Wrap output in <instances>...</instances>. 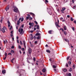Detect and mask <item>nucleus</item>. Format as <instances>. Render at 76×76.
Masks as SVG:
<instances>
[{"mask_svg":"<svg viewBox=\"0 0 76 76\" xmlns=\"http://www.w3.org/2000/svg\"><path fill=\"white\" fill-rule=\"evenodd\" d=\"M17 73H20H20H25V71L23 70H20L18 69L17 71Z\"/></svg>","mask_w":76,"mask_h":76,"instance_id":"f257e3e1","label":"nucleus"},{"mask_svg":"<svg viewBox=\"0 0 76 76\" xmlns=\"http://www.w3.org/2000/svg\"><path fill=\"white\" fill-rule=\"evenodd\" d=\"M14 11L15 12H16V13H18V12L19 10H18V9L16 7H14Z\"/></svg>","mask_w":76,"mask_h":76,"instance_id":"f03ea898","label":"nucleus"},{"mask_svg":"<svg viewBox=\"0 0 76 76\" xmlns=\"http://www.w3.org/2000/svg\"><path fill=\"white\" fill-rule=\"evenodd\" d=\"M28 51V54H31L32 53V49H31V48H29Z\"/></svg>","mask_w":76,"mask_h":76,"instance_id":"7ed1b4c3","label":"nucleus"},{"mask_svg":"<svg viewBox=\"0 0 76 76\" xmlns=\"http://www.w3.org/2000/svg\"><path fill=\"white\" fill-rule=\"evenodd\" d=\"M20 34H23L24 33V31H23V29L22 28L20 29Z\"/></svg>","mask_w":76,"mask_h":76,"instance_id":"20e7f679","label":"nucleus"},{"mask_svg":"<svg viewBox=\"0 0 76 76\" xmlns=\"http://www.w3.org/2000/svg\"><path fill=\"white\" fill-rule=\"evenodd\" d=\"M53 64H54L53 65V67L54 69H56V66H57V64H56V63L55 62H54Z\"/></svg>","mask_w":76,"mask_h":76,"instance_id":"39448f33","label":"nucleus"},{"mask_svg":"<svg viewBox=\"0 0 76 76\" xmlns=\"http://www.w3.org/2000/svg\"><path fill=\"white\" fill-rule=\"evenodd\" d=\"M21 27H20V28L18 30V31L19 32H20V28H23L24 27V24H23L21 26Z\"/></svg>","mask_w":76,"mask_h":76,"instance_id":"423d86ee","label":"nucleus"},{"mask_svg":"<svg viewBox=\"0 0 76 76\" xmlns=\"http://www.w3.org/2000/svg\"><path fill=\"white\" fill-rule=\"evenodd\" d=\"M27 15L28 17L27 16L26 17V20H28L29 18L31 17V15H29V14H27Z\"/></svg>","mask_w":76,"mask_h":76,"instance_id":"0eeeda50","label":"nucleus"},{"mask_svg":"<svg viewBox=\"0 0 76 76\" xmlns=\"http://www.w3.org/2000/svg\"><path fill=\"white\" fill-rule=\"evenodd\" d=\"M34 23H31V22H29V25L30 26H34Z\"/></svg>","mask_w":76,"mask_h":76,"instance_id":"6e6552de","label":"nucleus"},{"mask_svg":"<svg viewBox=\"0 0 76 76\" xmlns=\"http://www.w3.org/2000/svg\"><path fill=\"white\" fill-rule=\"evenodd\" d=\"M10 8V7L9 5H8L7 7L6 8L5 10L6 11H7L9 8Z\"/></svg>","mask_w":76,"mask_h":76,"instance_id":"1a4fd4ad","label":"nucleus"},{"mask_svg":"<svg viewBox=\"0 0 76 76\" xmlns=\"http://www.w3.org/2000/svg\"><path fill=\"white\" fill-rule=\"evenodd\" d=\"M42 72L43 73H45V72H46V69L45 68H43L42 69Z\"/></svg>","mask_w":76,"mask_h":76,"instance_id":"9d476101","label":"nucleus"},{"mask_svg":"<svg viewBox=\"0 0 76 76\" xmlns=\"http://www.w3.org/2000/svg\"><path fill=\"white\" fill-rule=\"evenodd\" d=\"M37 27L36 28V29H37V30H39V29L40 28L39 27V25H37Z\"/></svg>","mask_w":76,"mask_h":76,"instance_id":"9b49d317","label":"nucleus"},{"mask_svg":"<svg viewBox=\"0 0 76 76\" xmlns=\"http://www.w3.org/2000/svg\"><path fill=\"white\" fill-rule=\"evenodd\" d=\"M52 31H53L52 30L49 31H48V33L50 34H53V33H52Z\"/></svg>","mask_w":76,"mask_h":76,"instance_id":"f8f14e48","label":"nucleus"},{"mask_svg":"<svg viewBox=\"0 0 76 76\" xmlns=\"http://www.w3.org/2000/svg\"><path fill=\"white\" fill-rule=\"evenodd\" d=\"M6 70H4L2 71V72L3 74H5L6 73Z\"/></svg>","mask_w":76,"mask_h":76,"instance_id":"ddd939ff","label":"nucleus"},{"mask_svg":"<svg viewBox=\"0 0 76 76\" xmlns=\"http://www.w3.org/2000/svg\"><path fill=\"white\" fill-rule=\"evenodd\" d=\"M40 35H41V34L38 33H37L35 34L36 36H39Z\"/></svg>","mask_w":76,"mask_h":76,"instance_id":"4468645a","label":"nucleus"},{"mask_svg":"<svg viewBox=\"0 0 76 76\" xmlns=\"http://www.w3.org/2000/svg\"><path fill=\"white\" fill-rule=\"evenodd\" d=\"M30 15H32V16H33V17H34V16H35V14H34L33 13L30 12Z\"/></svg>","mask_w":76,"mask_h":76,"instance_id":"2eb2a0df","label":"nucleus"},{"mask_svg":"<svg viewBox=\"0 0 76 76\" xmlns=\"http://www.w3.org/2000/svg\"><path fill=\"white\" fill-rule=\"evenodd\" d=\"M64 40H65V41H66V42H68V44L69 43V40L67 39H64Z\"/></svg>","mask_w":76,"mask_h":76,"instance_id":"dca6fc26","label":"nucleus"},{"mask_svg":"<svg viewBox=\"0 0 76 76\" xmlns=\"http://www.w3.org/2000/svg\"><path fill=\"white\" fill-rule=\"evenodd\" d=\"M64 29L65 31L67 29V27L66 26H64Z\"/></svg>","mask_w":76,"mask_h":76,"instance_id":"f3484780","label":"nucleus"},{"mask_svg":"<svg viewBox=\"0 0 76 76\" xmlns=\"http://www.w3.org/2000/svg\"><path fill=\"white\" fill-rule=\"evenodd\" d=\"M23 42L24 44V47L25 48L26 47V45H25V41L24 40L23 41Z\"/></svg>","mask_w":76,"mask_h":76,"instance_id":"a211bd4d","label":"nucleus"},{"mask_svg":"<svg viewBox=\"0 0 76 76\" xmlns=\"http://www.w3.org/2000/svg\"><path fill=\"white\" fill-rule=\"evenodd\" d=\"M55 25L57 26H58V27H60V26H59V25L58 24V23H57V22H56Z\"/></svg>","mask_w":76,"mask_h":76,"instance_id":"6ab92c4d","label":"nucleus"},{"mask_svg":"<svg viewBox=\"0 0 76 76\" xmlns=\"http://www.w3.org/2000/svg\"><path fill=\"white\" fill-rule=\"evenodd\" d=\"M20 21L19 20H18L17 21V25H20Z\"/></svg>","mask_w":76,"mask_h":76,"instance_id":"aec40b11","label":"nucleus"},{"mask_svg":"<svg viewBox=\"0 0 76 76\" xmlns=\"http://www.w3.org/2000/svg\"><path fill=\"white\" fill-rule=\"evenodd\" d=\"M1 31L3 33H4V32H5V30H4V29L3 28H2Z\"/></svg>","mask_w":76,"mask_h":76,"instance_id":"412c9836","label":"nucleus"},{"mask_svg":"<svg viewBox=\"0 0 76 76\" xmlns=\"http://www.w3.org/2000/svg\"><path fill=\"white\" fill-rule=\"evenodd\" d=\"M46 51L47 52V53H50V52H51V51L50 50H46Z\"/></svg>","mask_w":76,"mask_h":76,"instance_id":"4be33fe9","label":"nucleus"},{"mask_svg":"<svg viewBox=\"0 0 76 76\" xmlns=\"http://www.w3.org/2000/svg\"><path fill=\"white\" fill-rule=\"evenodd\" d=\"M23 74H24V73H20V76H25L23 75Z\"/></svg>","mask_w":76,"mask_h":76,"instance_id":"5701e85b","label":"nucleus"},{"mask_svg":"<svg viewBox=\"0 0 76 76\" xmlns=\"http://www.w3.org/2000/svg\"><path fill=\"white\" fill-rule=\"evenodd\" d=\"M10 53H13V54H14V53H15V51H14V50H12L10 51Z\"/></svg>","mask_w":76,"mask_h":76,"instance_id":"b1692460","label":"nucleus"},{"mask_svg":"<svg viewBox=\"0 0 76 76\" xmlns=\"http://www.w3.org/2000/svg\"><path fill=\"white\" fill-rule=\"evenodd\" d=\"M14 60H15V58H12L11 60V61L12 63H13V61H14Z\"/></svg>","mask_w":76,"mask_h":76,"instance_id":"393cba45","label":"nucleus"},{"mask_svg":"<svg viewBox=\"0 0 76 76\" xmlns=\"http://www.w3.org/2000/svg\"><path fill=\"white\" fill-rule=\"evenodd\" d=\"M72 68L73 69H75V64H74L73 65Z\"/></svg>","mask_w":76,"mask_h":76,"instance_id":"a878e982","label":"nucleus"},{"mask_svg":"<svg viewBox=\"0 0 76 76\" xmlns=\"http://www.w3.org/2000/svg\"><path fill=\"white\" fill-rule=\"evenodd\" d=\"M63 71L64 72H67V69H64Z\"/></svg>","mask_w":76,"mask_h":76,"instance_id":"bb28decb","label":"nucleus"},{"mask_svg":"<svg viewBox=\"0 0 76 76\" xmlns=\"http://www.w3.org/2000/svg\"><path fill=\"white\" fill-rule=\"evenodd\" d=\"M23 20H24V18H22L21 20V22H23Z\"/></svg>","mask_w":76,"mask_h":76,"instance_id":"cd10ccee","label":"nucleus"},{"mask_svg":"<svg viewBox=\"0 0 76 76\" xmlns=\"http://www.w3.org/2000/svg\"><path fill=\"white\" fill-rule=\"evenodd\" d=\"M62 10H64H64H66V8L65 7H63L62 8Z\"/></svg>","mask_w":76,"mask_h":76,"instance_id":"c85d7f7f","label":"nucleus"},{"mask_svg":"<svg viewBox=\"0 0 76 76\" xmlns=\"http://www.w3.org/2000/svg\"><path fill=\"white\" fill-rule=\"evenodd\" d=\"M60 30H61L62 31V32H64V29L63 28H60Z\"/></svg>","mask_w":76,"mask_h":76,"instance_id":"c756f323","label":"nucleus"},{"mask_svg":"<svg viewBox=\"0 0 76 76\" xmlns=\"http://www.w3.org/2000/svg\"><path fill=\"white\" fill-rule=\"evenodd\" d=\"M64 35H66L67 34V32L66 31H64Z\"/></svg>","mask_w":76,"mask_h":76,"instance_id":"7c9ffc66","label":"nucleus"},{"mask_svg":"<svg viewBox=\"0 0 76 76\" xmlns=\"http://www.w3.org/2000/svg\"><path fill=\"white\" fill-rule=\"evenodd\" d=\"M30 46L31 47H34V45L32 44L31 43Z\"/></svg>","mask_w":76,"mask_h":76,"instance_id":"2f4dec72","label":"nucleus"},{"mask_svg":"<svg viewBox=\"0 0 76 76\" xmlns=\"http://www.w3.org/2000/svg\"><path fill=\"white\" fill-rule=\"evenodd\" d=\"M71 21H73V18L71 17V19H70Z\"/></svg>","mask_w":76,"mask_h":76,"instance_id":"473e14b6","label":"nucleus"},{"mask_svg":"<svg viewBox=\"0 0 76 76\" xmlns=\"http://www.w3.org/2000/svg\"><path fill=\"white\" fill-rule=\"evenodd\" d=\"M69 72H72V68H70V69L69 70Z\"/></svg>","mask_w":76,"mask_h":76,"instance_id":"72a5a7b5","label":"nucleus"},{"mask_svg":"<svg viewBox=\"0 0 76 76\" xmlns=\"http://www.w3.org/2000/svg\"><path fill=\"white\" fill-rule=\"evenodd\" d=\"M7 23H8V24H11L10 23V21H7Z\"/></svg>","mask_w":76,"mask_h":76,"instance_id":"f704fd0d","label":"nucleus"},{"mask_svg":"<svg viewBox=\"0 0 76 76\" xmlns=\"http://www.w3.org/2000/svg\"><path fill=\"white\" fill-rule=\"evenodd\" d=\"M44 1L45 3H48V0H45Z\"/></svg>","mask_w":76,"mask_h":76,"instance_id":"c9c22d12","label":"nucleus"},{"mask_svg":"<svg viewBox=\"0 0 76 76\" xmlns=\"http://www.w3.org/2000/svg\"><path fill=\"white\" fill-rule=\"evenodd\" d=\"M50 50L51 51V52L52 53H54V50L53 49H51V50Z\"/></svg>","mask_w":76,"mask_h":76,"instance_id":"e433bc0d","label":"nucleus"},{"mask_svg":"<svg viewBox=\"0 0 76 76\" xmlns=\"http://www.w3.org/2000/svg\"><path fill=\"white\" fill-rule=\"evenodd\" d=\"M69 58H70V56H68L66 58L67 60H68L69 59Z\"/></svg>","mask_w":76,"mask_h":76,"instance_id":"4c0bfd02","label":"nucleus"},{"mask_svg":"<svg viewBox=\"0 0 76 76\" xmlns=\"http://www.w3.org/2000/svg\"><path fill=\"white\" fill-rule=\"evenodd\" d=\"M5 56L6 57H7V53H5Z\"/></svg>","mask_w":76,"mask_h":76,"instance_id":"58836bf2","label":"nucleus"},{"mask_svg":"<svg viewBox=\"0 0 76 76\" xmlns=\"http://www.w3.org/2000/svg\"><path fill=\"white\" fill-rule=\"evenodd\" d=\"M71 61H69L68 62L69 64H71Z\"/></svg>","mask_w":76,"mask_h":76,"instance_id":"ea45409f","label":"nucleus"},{"mask_svg":"<svg viewBox=\"0 0 76 76\" xmlns=\"http://www.w3.org/2000/svg\"><path fill=\"white\" fill-rule=\"evenodd\" d=\"M14 48H15V46H12L11 47V48H12V49Z\"/></svg>","mask_w":76,"mask_h":76,"instance_id":"a19ab883","label":"nucleus"},{"mask_svg":"<svg viewBox=\"0 0 76 76\" xmlns=\"http://www.w3.org/2000/svg\"><path fill=\"white\" fill-rule=\"evenodd\" d=\"M40 38V37H39V36H38L37 38V39H39Z\"/></svg>","mask_w":76,"mask_h":76,"instance_id":"79ce46f5","label":"nucleus"},{"mask_svg":"<svg viewBox=\"0 0 76 76\" xmlns=\"http://www.w3.org/2000/svg\"><path fill=\"white\" fill-rule=\"evenodd\" d=\"M34 22L37 25H38V23L37 22V21H35Z\"/></svg>","mask_w":76,"mask_h":76,"instance_id":"37998d69","label":"nucleus"},{"mask_svg":"<svg viewBox=\"0 0 76 76\" xmlns=\"http://www.w3.org/2000/svg\"><path fill=\"white\" fill-rule=\"evenodd\" d=\"M68 75V76H72V75L70 73H69Z\"/></svg>","mask_w":76,"mask_h":76,"instance_id":"c03bdc74","label":"nucleus"},{"mask_svg":"<svg viewBox=\"0 0 76 76\" xmlns=\"http://www.w3.org/2000/svg\"><path fill=\"white\" fill-rule=\"evenodd\" d=\"M20 44H21V45H23V43H22V42L21 41H20Z\"/></svg>","mask_w":76,"mask_h":76,"instance_id":"a18cd8bd","label":"nucleus"},{"mask_svg":"<svg viewBox=\"0 0 76 76\" xmlns=\"http://www.w3.org/2000/svg\"><path fill=\"white\" fill-rule=\"evenodd\" d=\"M61 11L62 13H64V11L63 10H61Z\"/></svg>","mask_w":76,"mask_h":76,"instance_id":"49530a36","label":"nucleus"},{"mask_svg":"<svg viewBox=\"0 0 76 76\" xmlns=\"http://www.w3.org/2000/svg\"><path fill=\"white\" fill-rule=\"evenodd\" d=\"M10 36H11V38H12V37H13V35L12 34H11Z\"/></svg>","mask_w":76,"mask_h":76,"instance_id":"de8ad7c7","label":"nucleus"},{"mask_svg":"<svg viewBox=\"0 0 76 76\" xmlns=\"http://www.w3.org/2000/svg\"><path fill=\"white\" fill-rule=\"evenodd\" d=\"M60 20H62V19H63V17H61L60 18Z\"/></svg>","mask_w":76,"mask_h":76,"instance_id":"09e8293b","label":"nucleus"},{"mask_svg":"<svg viewBox=\"0 0 76 76\" xmlns=\"http://www.w3.org/2000/svg\"><path fill=\"white\" fill-rule=\"evenodd\" d=\"M18 48H19V49H20L21 48V46H20L19 45L18 46Z\"/></svg>","mask_w":76,"mask_h":76,"instance_id":"8fccbe9b","label":"nucleus"},{"mask_svg":"<svg viewBox=\"0 0 76 76\" xmlns=\"http://www.w3.org/2000/svg\"><path fill=\"white\" fill-rule=\"evenodd\" d=\"M34 38V37H33V36H32L31 37V39H33Z\"/></svg>","mask_w":76,"mask_h":76,"instance_id":"3c124183","label":"nucleus"},{"mask_svg":"<svg viewBox=\"0 0 76 76\" xmlns=\"http://www.w3.org/2000/svg\"><path fill=\"white\" fill-rule=\"evenodd\" d=\"M0 31H1V25L0 24Z\"/></svg>","mask_w":76,"mask_h":76,"instance_id":"603ef678","label":"nucleus"},{"mask_svg":"<svg viewBox=\"0 0 76 76\" xmlns=\"http://www.w3.org/2000/svg\"><path fill=\"white\" fill-rule=\"evenodd\" d=\"M30 19H29V20H31L32 19V18L30 17Z\"/></svg>","mask_w":76,"mask_h":76,"instance_id":"864d4df0","label":"nucleus"},{"mask_svg":"<svg viewBox=\"0 0 76 76\" xmlns=\"http://www.w3.org/2000/svg\"><path fill=\"white\" fill-rule=\"evenodd\" d=\"M17 43H18V44H19V40H18V39L17 40Z\"/></svg>","mask_w":76,"mask_h":76,"instance_id":"5fc2aeb1","label":"nucleus"},{"mask_svg":"<svg viewBox=\"0 0 76 76\" xmlns=\"http://www.w3.org/2000/svg\"><path fill=\"white\" fill-rule=\"evenodd\" d=\"M66 67H69V66L68 65V64H67V63H66Z\"/></svg>","mask_w":76,"mask_h":76,"instance_id":"6e6d98bb","label":"nucleus"},{"mask_svg":"<svg viewBox=\"0 0 76 76\" xmlns=\"http://www.w3.org/2000/svg\"><path fill=\"white\" fill-rule=\"evenodd\" d=\"M22 51H24L25 50V49L24 48H23L22 49Z\"/></svg>","mask_w":76,"mask_h":76,"instance_id":"4d7b16f0","label":"nucleus"},{"mask_svg":"<svg viewBox=\"0 0 76 76\" xmlns=\"http://www.w3.org/2000/svg\"><path fill=\"white\" fill-rule=\"evenodd\" d=\"M34 40L36 39V37L35 36H34Z\"/></svg>","mask_w":76,"mask_h":76,"instance_id":"13d9d810","label":"nucleus"},{"mask_svg":"<svg viewBox=\"0 0 76 76\" xmlns=\"http://www.w3.org/2000/svg\"><path fill=\"white\" fill-rule=\"evenodd\" d=\"M21 19H22V18H19V19L18 20H19V21H20V20H21Z\"/></svg>","mask_w":76,"mask_h":76,"instance_id":"bf43d9fd","label":"nucleus"},{"mask_svg":"<svg viewBox=\"0 0 76 76\" xmlns=\"http://www.w3.org/2000/svg\"><path fill=\"white\" fill-rule=\"evenodd\" d=\"M67 18H70V15H67Z\"/></svg>","mask_w":76,"mask_h":76,"instance_id":"052dcab7","label":"nucleus"},{"mask_svg":"<svg viewBox=\"0 0 76 76\" xmlns=\"http://www.w3.org/2000/svg\"><path fill=\"white\" fill-rule=\"evenodd\" d=\"M2 21H3V20H0V22L1 23H2Z\"/></svg>","mask_w":76,"mask_h":76,"instance_id":"680f3d73","label":"nucleus"},{"mask_svg":"<svg viewBox=\"0 0 76 76\" xmlns=\"http://www.w3.org/2000/svg\"><path fill=\"white\" fill-rule=\"evenodd\" d=\"M33 32H34V31H30L31 33H33Z\"/></svg>","mask_w":76,"mask_h":76,"instance_id":"e2e57ef3","label":"nucleus"},{"mask_svg":"<svg viewBox=\"0 0 76 76\" xmlns=\"http://www.w3.org/2000/svg\"><path fill=\"white\" fill-rule=\"evenodd\" d=\"M36 29H37V28H36L34 27V31H36Z\"/></svg>","mask_w":76,"mask_h":76,"instance_id":"0e129e2a","label":"nucleus"},{"mask_svg":"<svg viewBox=\"0 0 76 76\" xmlns=\"http://www.w3.org/2000/svg\"><path fill=\"white\" fill-rule=\"evenodd\" d=\"M33 60H34V61H35V60H36L35 58H33Z\"/></svg>","mask_w":76,"mask_h":76,"instance_id":"69168bd1","label":"nucleus"},{"mask_svg":"<svg viewBox=\"0 0 76 76\" xmlns=\"http://www.w3.org/2000/svg\"><path fill=\"white\" fill-rule=\"evenodd\" d=\"M3 43H4V44H6V41H5L4 40L3 41Z\"/></svg>","mask_w":76,"mask_h":76,"instance_id":"338daca9","label":"nucleus"},{"mask_svg":"<svg viewBox=\"0 0 76 76\" xmlns=\"http://www.w3.org/2000/svg\"><path fill=\"white\" fill-rule=\"evenodd\" d=\"M49 50H51V49H52V48H51L50 47H49Z\"/></svg>","mask_w":76,"mask_h":76,"instance_id":"774afa93","label":"nucleus"}]
</instances>
